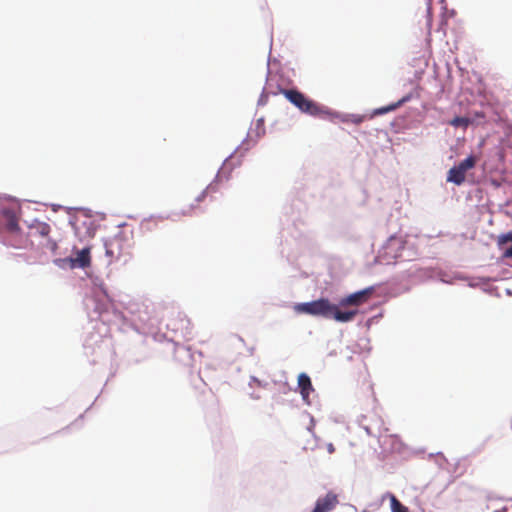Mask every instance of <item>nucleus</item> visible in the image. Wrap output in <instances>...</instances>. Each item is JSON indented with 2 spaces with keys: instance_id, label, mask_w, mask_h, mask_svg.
I'll return each instance as SVG.
<instances>
[{
  "instance_id": "obj_1",
  "label": "nucleus",
  "mask_w": 512,
  "mask_h": 512,
  "mask_svg": "<svg viewBox=\"0 0 512 512\" xmlns=\"http://www.w3.org/2000/svg\"><path fill=\"white\" fill-rule=\"evenodd\" d=\"M86 275L89 279L91 295L85 298L84 305L90 321L99 320L107 327L104 335L113 331L126 333L132 330L141 335L152 334L154 339L160 341L165 338L164 334L154 333L157 319L152 316L148 306L143 304L136 310L129 309V315H127L116 306L114 297L103 279L92 272H86Z\"/></svg>"
},
{
  "instance_id": "obj_2",
  "label": "nucleus",
  "mask_w": 512,
  "mask_h": 512,
  "mask_svg": "<svg viewBox=\"0 0 512 512\" xmlns=\"http://www.w3.org/2000/svg\"><path fill=\"white\" fill-rule=\"evenodd\" d=\"M375 287L376 285L364 287L340 296L334 301L321 294L318 298L310 301L295 302L292 308L297 315H308L317 319L333 320L337 323H349L358 314H363L365 311L360 309L340 310V307L362 302Z\"/></svg>"
},
{
  "instance_id": "obj_3",
  "label": "nucleus",
  "mask_w": 512,
  "mask_h": 512,
  "mask_svg": "<svg viewBox=\"0 0 512 512\" xmlns=\"http://www.w3.org/2000/svg\"><path fill=\"white\" fill-rule=\"evenodd\" d=\"M476 83L470 86L462 83L460 94L458 96V104L478 105L480 110H471L468 115L469 126H480L486 124L489 120L498 116L500 110V102L488 90L481 75L475 73Z\"/></svg>"
},
{
  "instance_id": "obj_4",
  "label": "nucleus",
  "mask_w": 512,
  "mask_h": 512,
  "mask_svg": "<svg viewBox=\"0 0 512 512\" xmlns=\"http://www.w3.org/2000/svg\"><path fill=\"white\" fill-rule=\"evenodd\" d=\"M22 208L19 200L8 194H0V243L16 249L33 246L30 233L25 234L19 224Z\"/></svg>"
},
{
  "instance_id": "obj_5",
  "label": "nucleus",
  "mask_w": 512,
  "mask_h": 512,
  "mask_svg": "<svg viewBox=\"0 0 512 512\" xmlns=\"http://www.w3.org/2000/svg\"><path fill=\"white\" fill-rule=\"evenodd\" d=\"M278 94L282 95L287 102L293 105L302 114L324 120L329 111L328 106L312 99L296 86L285 88L277 83L276 90L272 91V95L276 96Z\"/></svg>"
},
{
  "instance_id": "obj_6",
  "label": "nucleus",
  "mask_w": 512,
  "mask_h": 512,
  "mask_svg": "<svg viewBox=\"0 0 512 512\" xmlns=\"http://www.w3.org/2000/svg\"><path fill=\"white\" fill-rule=\"evenodd\" d=\"M405 237L398 233L391 234L381 245L375 256V262L385 265H395L398 260L404 259L403 249Z\"/></svg>"
},
{
  "instance_id": "obj_7",
  "label": "nucleus",
  "mask_w": 512,
  "mask_h": 512,
  "mask_svg": "<svg viewBox=\"0 0 512 512\" xmlns=\"http://www.w3.org/2000/svg\"><path fill=\"white\" fill-rule=\"evenodd\" d=\"M252 124L248 130V133L246 137L241 141V143L234 149V151L225 158L223 161L221 167L218 169L220 171V180L221 182L229 181L232 177V172L234 169L240 167L243 162L244 156H242V145L244 142L247 141L248 135H250V132L252 130Z\"/></svg>"
},
{
  "instance_id": "obj_8",
  "label": "nucleus",
  "mask_w": 512,
  "mask_h": 512,
  "mask_svg": "<svg viewBox=\"0 0 512 512\" xmlns=\"http://www.w3.org/2000/svg\"><path fill=\"white\" fill-rule=\"evenodd\" d=\"M432 279L446 285H455L459 281H467V286L475 288L476 283L469 281V276L459 271H447L442 268H435L432 272Z\"/></svg>"
},
{
  "instance_id": "obj_9",
  "label": "nucleus",
  "mask_w": 512,
  "mask_h": 512,
  "mask_svg": "<svg viewBox=\"0 0 512 512\" xmlns=\"http://www.w3.org/2000/svg\"><path fill=\"white\" fill-rule=\"evenodd\" d=\"M367 118H370L369 115L365 114H356V113H344L337 110H334L329 107V111L327 112L325 119L332 123H344V124H354L359 125L363 123Z\"/></svg>"
},
{
  "instance_id": "obj_10",
  "label": "nucleus",
  "mask_w": 512,
  "mask_h": 512,
  "mask_svg": "<svg viewBox=\"0 0 512 512\" xmlns=\"http://www.w3.org/2000/svg\"><path fill=\"white\" fill-rule=\"evenodd\" d=\"M125 240L126 236L122 231H118L112 238H103L105 256L110 259H119L123 252V242Z\"/></svg>"
},
{
  "instance_id": "obj_11",
  "label": "nucleus",
  "mask_w": 512,
  "mask_h": 512,
  "mask_svg": "<svg viewBox=\"0 0 512 512\" xmlns=\"http://www.w3.org/2000/svg\"><path fill=\"white\" fill-rule=\"evenodd\" d=\"M295 392H298L304 404L311 406L312 400L310 398V395L315 393V388L312 384L311 377L306 372H300L297 376V385L294 388Z\"/></svg>"
},
{
  "instance_id": "obj_12",
  "label": "nucleus",
  "mask_w": 512,
  "mask_h": 512,
  "mask_svg": "<svg viewBox=\"0 0 512 512\" xmlns=\"http://www.w3.org/2000/svg\"><path fill=\"white\" fill-rule=\"evenodd\" d=\"M338 495L329 490L325 495L319 496L311 509L313 512H330L338 505Z\"/></svg>"
},
{
  "instance_id": "obj_13",
  "label": "nucleus",
  "mask_w": 512,
  "mask_h": 512,
  "mask_svg": "<svg viewBox=\"0 0 512 512\" xmlns=\"http://www.w3.org/2000/svg\"><path fill=\"white\" fill-rule=\"evenodd\" d=\"M266 134V127H265V117L261 116L255 121V129H254V136H252L250 139L248 138L246 142L242 145V156H245V154L254 147L258 141L264 137Z\"/></svg>"
},
{
  "instance_id": "obj_14",
  "label": "nucleus",
  "mask_w": 512,
  "mask_h": 512,
  "mask_svg": "<svg viewBox=\"0 0 512 512\" xmlns=\"http://www.w3.org/2000/svg\"><path fill=\"white\" fill-rule=\"evenodd\" d=\"M496 244L501 251L499 258H512V229L502 232L497 236Z\"/></svg>"
},
{
  "instance_id": "obj_15",
  "label": "nucleus",
  "mask_w": 512,
  "mask_h": 512,
  "mask_svg": "<svg viewBox=\"0 0 512 512\" xmlns=\"http://www.w3.org/2000/svg\"><path fill=\"white\" fill-rule=\"evenodd\" d=\"M91 250L92 245L87 244L83 246L82 248H77L76 246H73L72 252L75 253V259L81 261L82 267L80 269L86 270V268H89L91 266Z\"/></svg>"
},
{
  "instance_id": "obj_16",
  "label": "nucleus",
  "mask_w": 512,
  "mask_h": 512,
  "mask_svg": "<svg viewBox=\"0 0 512 512\" xmlns=\"http://www.w3.org/2000/svg\"><path fill=\"white\" fill-rule=\"evenodd\" d=\"M24 223L30 230H35V234L42 238L47 239L50 237L51 227L48 223L40 221L38 218H34L31 222L24 220Z\"/></svg>"
},
{
  "instance_id": "obj_17",
  "label": "nucleus",
  "mask_w": 512,
  "mask_h": 512,
  "mask_svg": "<svg viewBox=\"0 0 512 512\" xmlns=\"http://www.w3.org/2000/svg\"><path fill=\"white\" fill-rule=\"evenodd\" d=\"M52 263L60 269H80L82 267L81 261L76 260L74 256L58 257L52 260Z\"/></svg>"
},
{
  "instance_id": "obj_18",
  "label": "nucleus",
  "mask_w": 512,
  "mask_h": 512,
  "mask_svg": "<svg viewBox=\"0 0 512 512\" xmlns=\"http://www.w3.org/2000/svg\"><path fill=\"white\" fill-rule=\"evenodd\" d=\"M446 181L456 186H461L465 182V176L456 166L453 165L446 173Z\"/></svg>"
},
{
  "instance_id": "obj_19",
  "label": "nucleus",
  "mask_w": 512,
  "mask_h": 512,
  "mask_svg": "<svg viewBox=\"0 0 512 512\" xmlns=\"http://www.w3.org/2000/svg\"><path fill=\"white\" fill-rule=\"evenodd\" d=\"M445 68H446V77H445V80L440 81V89H439V92L442 94H448L452 90V81H453L452 68L448 63L445 64Z\"/></svg>"
},
{
  "instance_id": "obj_20",
  "label": "nucleus",
  "mask_w": 512,
  "mask_h": 512,
  "mask_svg": "<svg viewBox=\"0 0 512 512\" xmlns=\"http://www.w3.org/2000/svg\"><path fill=\"white\" fill-rule=\"evenodd\" d=\"M404 261H411L418 256L417 245L414 242H411L407 237H405V245L403 249Z\"/></svg>"
},
{
  "instance_id": "obj_21",
  "label": "nucleus",
  "mask_w": 512,
  "mask_h": 512,
  "mask_svg": "<svg viewBox=\"0 0 512 512\" xmlns=\"http://www.w3.org/2000/svg\"><path fill=\"white\" fill-rule=\"evenodd\" d=\"M397 105L395 104V102H390L386 105H383V106H380V107H377V108H374L370 111L369 113V117L370 118H374V117H377V116H382V115H386L390 112H393L395 110H397Z\"/></svg>"
},
{
  "instance_id": "obj_22",
  "label": "nucleus",
  "mask_w": 512,
  "mask_h": 512,
  "mask_svg": "<svg viewBox=\"0 0 512 512\" xmlns=\"http://www.w3.org/2000/svg\"><path fill=\"white\" fill-rule=\"evenodd\" d=\"M386 495H389L391 512L408 511V507L405 506L392 492L387 491Z\"/></svg>"
},
{
  "instance_id": "obj_23",
  "label": "nucleus",
  "mask_w": 512,
  "mask_h": 512,
  "mask_svg": "<svg viewBox=\"0 0 512 512\" xmlns=\"http://www.w3.org/2000/svg\"><path fill=\"white\" fill-rule=\"evenodd\" d=\"M447 124L454 128H467L468 125V117L466 115H458L455 114L451 119L447 121Z\"/></svg>"
},
{
  "instance_id": "obj_24",
  "label": "nucleus",
  "mask_w": 512,
  "mask_h": 512,
  "mask_svg": "<svg viewBox=\"0 0 512 512\" xmlns=\"http://www.w3.org/2000/svg\"><path fill=\"white\" fill-rule=\"evenodd\" d=\"M68 214H69L68 224L71 226L75 237L79 241H82V238H80L81 237V227L79 225L80 218L76 215H72L71 213H68Z\"/></svg>"
},
{
  "instance_id": "obj_25",
  "label": "nucleus",
  "mask_w": 512,
  "mask_h": 512,
  "mask_svg": "<svg viewBox=\"0 0 512 512\" xmlns=\"http://www.w3.org/2000/svg\"><path fill=\"white\" fill-rule=\"evenodd\" d=\"M454 166H456L464 174L467 170L473 168L474 166L473 155L468 154L465 158L455 163Z\"/></svg>"
},
{
  "instance_id": "obj_26",
  "label": "nucleus",
  "mask_w": 512,
  "mask_h": 512,
  "mask_svg": "<svg viewBox=\"0 0 512 512\" xmlns=\"http://www.w3.org/2000/svg\"><path fill=\"white\" fill-rule=\"evenodd\" d=\"M99 227H100V225L98 223H96L95 221L89 222V226H87L84 231L81 230V237H80V238H82L81 242H83L87 238H89V239L94 238Z\"/></svg>"
},
{
  "instance_id": "obj_27",
  "label": "nucleus",
  "mask_w": 512,
  "mask_h": 512,
  "mask_svg": "<svg viewBox=\"0 0 512 512\" xmlns=\"http://www.w3.org/2000/svg\"><path fill=\"white\" fill-rule=\"evenodd\" d=\"M407 449H408V446L398 436H395L391 440L390 450L392 452L402 455L405 453V451Z\"/></svg>"
},
{
  "instance_id": "obj_28",
  "label": "nucleus",
  "mask_w": 512,
  "mask_h": 512,
  "mask_svg": "<svg viewBox=\"0 0 512 512\" xmlns=\"http://www.w3.org/2000/svg\"><path fill=\"white\" fill-rule=\"evenodd\" d=\"M280 65L278 58L272 56L271 51L267 58V72H266V83L269 80L270 74L273 72V68Z\"/></svg>"
},
{
  "instance_id": "obj_29",
  "label": "nucleus",
  "mask_w": 512,
  "mask_h": 512,
  "mask_svg": "<svg viewBox=\"0 0 512 512\" xmlns=\"http://www.w3.org/2000/svg\"><path fill=\"white\" fill-rule=\"evenodd\" d=\"M221 184L222 182L220 180V171H217L213 180L206 186L205 190L208 193H215L219 190Z\"/></svg>"
},
{
  "instance_id": "obj_30",
  "label": "nucleus",
  "mask_w": 512,
  "mask_h": 512,
  "mask_svg": "<svg viewBox=\"0 0 512 512\" xmlns=\"http://www.w3.org/2000/svg\"><path fill=\"white\" fill-rule=\"evenodd\" d=\"M65 211L67 213H72L73 211H81L83 216L87 219H90L93 216V211L88 207L77 206V207H65Z\"/></svg>"
},
{
  "instance_id": "obj_31",
  "label": "nucleus",
  "mask_w": 512,
  "mask_h": 512,
  "mask_svg": "<svg viewBox=\"0 0 512 512\" xmlns=\"http://www.w3.org/2000/svg\"><path fill=\"white\" fill-rule=\"evenodd\" d=\"M155 218L160 219V220H164V219H167V218H168V216H162V215H154V214H151L149 217H146V218H144V219L141 221V224H140L141 228H142V229H145V230H147V231H152V230H153V227L149 225V222H150V220L155 219Z\"/></svg>"
},
{
  "instance_id": "obj_32",
  "label": "nucleus",
  "mask_w": 512,
  "mask_h": 512,
  "mask_svg": "<svg viewBox=\"0 0 512 512\" xmlns=\"http://www.w3.org/2000/svg\"><path fill=\"white\" fill-rule=\"evenodd\" d=\"M43 247L48 249L53 255H56L59 250L58 242L51 237H48L47 239H45V243L43 244Z\"/></svg>"
},
{
  "instance_id": "obj_33",
  "label": "nucleus",
  "mask_w": 512,
  "mask_h": 512,
  "mask_svg": "<svg viewBox=\"0 0 512 512\" xmlns=\"http://www.w3.org/2000/svg\"><path fill=\"white\" fill-rule=\"evenodd\" d=\"M270 95H272V92H267L266 88L263 87L257 100V106L264 107L265 105H267Z\"/></svg>"
},
{
  "instance_id": "obj_34",
  "label": "nucleus",
  "mask_w": 512,
  "mask_h": 512,
  "mask_svg": "<svg viewBox=\"0 0 512 512\" xmlns=\"http://www.w3.org/2000/svg\"><path fill=\"white\" fill-rule=\"evenodd\" d=\"M413 98H414V92L413 91H409V92L405 93L397 101H394V102L397 105V108H400L401 106H403L406 103L410 102Z\"/></svg>"
},
{
  "instance_id": "obj_35",
  "label": "nucleus",
  "mask_w": 512,
  "mask_h": 512,
  "mask_svg": "<svg viewBox=\"0 0 512 512\" xmlns=\"http://www.w3.org/2000/svg\"><path fill=\"white\" fill-rule=\"evenodd\" d=\"M383 317V311H380L379 313L369 317L366 321H365V327L367 329H370V327L375 324V323H378L379 320Z\"/></svg>"
},
{
  "instance_id": "obj_36",
  "label": "nucleus",
  "mask_w": 512,
  "mask_h": 512,
  "mask_svg": "<svg viewBox=\"0 0 512 512\" xmlns=\"http://www.w3.org/2000/svg\"><path fill=\"white\" fill-rule=\"evenodd\" d=\"M179 317H180V321L182 322V328H185L186 330V334H192V331H191V328H190V325H191V320L185 315V314H181L179 313Z\"/></svg>"
},
{
  "instance_id": "obj_37",
  "label": "nucleus",
  "mask_w": 512,
  "mask_h": 512,
  "mask_svg": "<svg viewBox=\"0 0 512 512\" xmlns=\"http://www.w3.org/2000/svg\"><path fill=\"white\" fill-rule=\"evenodd\" d=\"M98 397H99V395L95 398L94 402H93V403H92V404H91V405H90V406L85 410V412H84V413H82V414H80V415L77 417V419H76V420H75L71 425H73V426H77V425H79V424H80V422H82V421H83L85 413H86V412H88V411L92 408V406H93V405L95 404V402L97 401Z\"/></svg>"
},
{
  "instance_id": "obj_38",
  "label": "nucleus",
  "mask_w": 512,
  "mask_h": 512,
  "mask_svg": "<svg viewBox=\"0 0 512 512\" xmlns=\"http://www.w3.org/2000/svg\"><path fill=\"white\" fill-rule=\"evenodd\" d=\"M253 384H256L258 387H266L268 385L267 382H264L263 380H260L258 377L251 376L250 377L249 385L252 386Z\"/></svg>"
},
{
  "instance_id": "obj_39",
  "label": "nucleus",
  "mask_w": 512,
  "mask_h": 512,
  "mask_svg": "<svg viewBox=\"0 0 512 512\" xmlns=\"http://www.w3.org/2000/svg\"><path fill=\"white\" fill-rule=\"evenodd\" d=\"M304 413H305L306 415H308V416H309V418H310V423H309V425H308V427H307V430H308L309 432H312V431H313V429H314V427H315V425H316V420H315V418H314V417H313V416H312L308 411H305Z\"/></svg>"
},
{
  "instance_id": "obj_40",
  "label": "nucleus",
  "mask_w": 512,
  "mask_h": 512,
  "mask_svg": "<svg viewBox=\"0 0 512 512\" xmlns=\"http://www.w3.org/2000/svg\"><path fill=\"white\" fill-rule=\"evenodd\" d=\"M208 192L204 189L202 192L195 198V203H201L203 202L206 197L208 196Z\"/></svg>"
},
{
  "instance_id": "obj_41",
  "label": "nucleus",
  "mask_w": 512,
  "mask_h": 512,
  "mask_svg": "<svg viewBox=\"0 0 512 512\" xmlns=\"http://www.w3.org/2000/svg\"><path fill=\"white\" fill-rule=\"evenodd\" d=\"M196 208H197L196 204H195V203H192V204H190V206H189V208H188L187 210H186V209H183V210L181 211V214H182L183 216L190 215V214H191V211H192V210H195Z\"/></svg>"
},
{
  "instance_id": "obj_42",
  "label": "nucleus",
  "mask_w": 512,
  "mask_h": 512,
  "mask_svg": "<svg viewBox=\"0 0 512 512\" xmlns=\"http://www.w3.org/2000/svg\"><path fill=\"white\" fill-rule=\"evenodd\" d=\"M497 262L498 263H502V264L512 268V257L511 258H504V259L499 258Z\"/></svg>"
},
{
  "instance_id": "obj_43",
  "label": "nucleus",
  "mask_w": 512,
  "mask_h": 512,
  "mask_svg": "<svg viewBox=\"0 0 512 512\" xmlns=\"http://www.w3.org/2000/svg\"><path fill=\"white\" fill-rule=\"evenodd\" d=\"M50 207L52 208V210H53L54 212H57L58 210H61V209L65 210V207H66V206L61 205V204L51 203V204H50Z\"/></svg>"
},
{
  "instance_id": "obj_44",
  "label": "nucleus",
  "mask_w": 512,
  "mask_h": 512,
  "mask_svg": "<svg viewBox=\"0 0 512 512\" xmlns=\"http://www.w3.org/2000/svg\"><path fill=\"white\" fill-rule=\"evenodd\" d=\"M488 182L491 186H493L496 189L500 187V182L493 177L489 178Z\"/></svg>"
},
{
  "instance_id": "obj_45",
  "label": "nucleus",
  "mask_w": 512,
  "mask_h": 512,
  "mask_svg": "<svg viewBox=\"0 0 512 512\" xmlns=\"http://www.w3.org/2000/svg\"><path fill=\"white\" fill-rule=\"evenodd\" d=\"M89 222H92V221L90 219H87V218H85V220H83V221H80L79 225L81 227V230L82 229L85 230L86 227L89 226Z\"/></svg>"
},
{
  "instance_id": "obj_46",
  "label": "nucleus",
  "mask_w": 512,
  "mask_h": 512,
  "mask_svg": "<svg viewBox=\"0 0 512 512\" xmlns=\"http://www.w3.org/2000/svg\"><path fill=\"white\" fill-rule=\"evenodd\" d=\"M433 456H438L440 457L444 462H447V458L444 456V454L442 452H437V453H431L429 455V457H433Z\"/></svg>"
},
{
  "instance_id": "obj_47",
  "label": "nucleus",
  "mask_w": 512,
  "mask_h": 512,
  "mask_svg": "<svg viewBox=\"0 0 512 512\" xmlns=\"http://www.w3.org/2000/svg\"><path fill=\"white\" fill-rule=\"evenodd\" d=\"M327 451L330 454L335 452V447H334L333 443H328L327 444Z\"/></svg>"
},
{
  "instance_id": "obj_48",
  "label": "nucleus",
  "mask_w": 512,
  "mask_h": 512,
  "mask_svg": "<svg viewBox=\"0 0 512 512\" xmlns=\"http://www.w3.org/2000/svg\"><path fill=\"white\" fill-rule=\"evenodd\" d=\"M447 15H448V17H451V18L456 16V10L455 9L447 10Z\"/></svg>"
},
{
  "instance_id": "obj_49",
  "label": "nucleus",
  "mask_w": 512,
  "mask_h": 512,
  "mask_svg": "<svg viewBox=\"0 0 512 512\" xmlns=\"http://www.w3.org/2000/svg\"><path fill=\"white\" fill-rule=\"evenodd\" d=\"M493 512H508V507L507 506H504L500 509H496L494 510Z\"/></svg>"
},
{
  "instance_id": "obj_50",
  "label": "nucleus",
  "mask_w": 512,
  "mask_h": 512,
  "mask_svg": "<svg viewBox=\"0 0 512 512\" xmlns=\"http://www.w3.org/2000/svg\"><path fill=\"white\" fill-rule=\"evenodd\" d=\"M424 452H425L424 448H420V449L414 451L415 454H421V453H424Z\"/></svg>"
},
{
  "instance_id": "obj_51",
  "label": "nucleus",
  "mask_w": 512,
  "mask_h": 512,
  "mask_svg": "<svg viewBox=\"0 0 512 512\" xmlns=\"http://www.w3.org/2000/svg\"><path fill=\"white\" fill-rule=\"evenodd\" d=\"M505 293H506V295H508V296H512V289L507 288V289L505 290Z\"/></svg>"
},
{
  "instance_id": "obj_52",
  "label": "nucleus",
  "mask_w": 512,
  "mask_h": 512,
  "mask_svg": "<svg viewBox=\"0 0 512 512\" xmlns=\"http://www.w3.org/2000/svg\"><path fill=\"white\" fill-rule=\"evenodd\" d=\"M98 215L100 216V219H101V220H104V219H105V217H106V214H105V213H103V212H99V213H98Z\"/></svg>"
},
{
  "instance_id": "obj_53",
  "label": "nucleus",
  "mask_w": 512,
  "mask_h": 512,
  "mask_svg": "<svg viewBox=\"0 0 512 512\" xmlns=\"http://www.w3.org/2000/svg\"><path fill=\"white\" fill-rule=\"evenodd\" d=\"M364 323H365V321L360 320V321L358 322V326H359V327H362V326H364V327H365V324H364Z\"/></svg>"
},
{
  "instance_id": "obj_54",
  "label": "nucleus",
  "mask_w": 512,
  "mask_h": 512,
  "mask_svg": "<svg viewBox=\"0 0 512 512\" xmlns=\"http://www.w3.org/2000/svg\"><path fill=\"white\" fill-rule=\"evenodd\" d=\"M441 3H442V9L443 10H446V3H445V0H441Z\"/></svg>"
},
{
  "instance_id": "obj_55",
  "label": "nucleus",
  "mask_w": 512,
  "mask_h": 512,
  "mask_svg": "<svg viewBox=\"0 0 512 512\" xmlns=\"http://www.w3.org/2000/svg\"><path fill=\"white\" fill-rule=\"evenodd\" d=\"M364 429H365V431L367 432V434H369V435L371 434V429H370V427H365Z\"/></svg>"
},
{
  "instance_id": "obj_56",
  "label": "nucleus",
  "mask_w": 512,
  "mask_h": 512,
  "mask_svg": "<svg viewBox=\"0 0 512 512\" xmlns=\"http://www.w3.org/2000/svg\"><path fill=\"white\" fill-rule=\"evenodd\" d=\"M251 397H252L253 399H259V395H256V394H251Z\"/></svg>"
},
{
  "instance_id": "obj_57",
  "label": "nucleus",
  "mask_w": 512,
  "mask_h": 512,
  "mask_svg": "<svg viewBox=\"0 0 512 512\" xmlns=\"http://www.w3.org/2000/svg\"><path fill=\"white\" fill-rule=\"evenodd\" d=\"M386 498H389V495H386V492L382 495V501Z\"/></svg>"
},
{
  "instance_id": "obj_58",
  "label": "nucleus",
  "mask_w": 512,
  "mask_h": 512,
  "mask_svg": "<svg viewBox=\"0 0 512 512\" xmlns=\"http://www.w3.org/2000/svg\"><path fill=\"white\" fill-rule=\"evenodd\" d=\"M490 439H491V436H488V437L486 438V440L484 441V443L482 444V447H483V446L485 445V443H486L487 441H489Z\"/></svg>"
},
{
  "instance_id": "obj_59",
  "label": "nucleus",
  "mask_w": 512,
  "mask_h": 512,
  "mask_svg": "<svg viewBox=\"0 0 512 512\" xmlns=\"http://www.w3.org/2000/svg\"><path fill=\"white\" fill-rule=\"evenodd\" d=\"M183 349H185L187 352H190L191 351V348L190 347H182Z\"/></svg>"
},
{
  "instance_id": "obj_60",
  "label": "nucleus",
  "mask_w": 512,
  "mask_h": 512,
  "mask_svg": "<svg viewBox=\"0 0 512 512\" xmlns=\"http://www.w3.org/2000/svg\"><path fill=\"white\" fill-rule=\"evenodd\" d=\"M140 362H141V361H140L139 359H135V360L133 361V363H134V364H139Z\"/></svg>"
},
{
  "instance_id": "obj_61",
  "label": "nucleus",
  "mask_w": 512,
  "mask_h": 512,
  "mask_svg": "<svg viewBox=\"0 0 512 512\" xmlns=\"http://www.w3.org/2000/svg\"><path fill=\"white\" fill-rule=\"evenodd\" d=\"M124 225H127V223L124 222V223L120 224L119 227H124Z\"/></svg>"
},
{
  "instance_id": "obj_62",
  "label": "nucleus",
  "mask_w": 512,
  "mask_h": 512,
  "mask_svg": "<svg viewBox=\"0 0 512 512\" xmlns=\"http://www.w3.org/2000/svg\"><path fill=\"white\" fill-rule=\"evenodd\" d=\"M254 348L252 347L251 349H249V352L252 354Z\"/></svg>"
},
{
  "instance_id": "obj_63",
  "label": "nucleus",
  "mask_w": 512,
  "mask_h": 512,
  "mask_svg": "<svg viewBox=\"0 0 512 512\" xmlns=\"http://www.w3.org/2000/svg\"><path fill=\"white\" fill-rule=\"evenodd\" d=\"M403 512H411L410 509L408 508V511H403Z\"/></svg>"
}]
</instances>
